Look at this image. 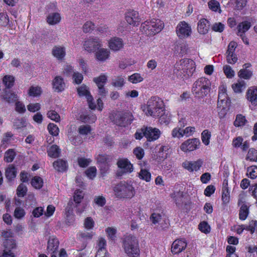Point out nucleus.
Masks as SVG:
<instances>
[{"mask_svg": "<svg viewBox=\"0 0 257 257\" xmlns=\"http://www.w3.org/2000/svg\"><path fill=\"white\" fill-rule=\"evenodd\" d=\"M3 99L9 103H14L18 100V96L15 93L10 91H6L3 95Z\"/></svg>", "mask_w": 257, "mask_h": 257, "instance_id": "33", "label": "nucleus"}, {"mask_svg": "<svg viewBox=\"0 0 257 257\" xmlns=\"http://www.w3.org/2000/svg\"><path fill=\"white\" fill-rule=\"evenodd\" d=\"M109 51L107 49H100L96 53V59L100 61H104L106 60L109 56Z\"/></svg>", "mask_w": 257, "mask_h": 257, "instance_id": "36", "label": "nucleus"}, {"mask_svg": "<svg viewBox=\"0 0 257 257\" xmlns=\"http://www.w3.org/2000/svg\"><path fill=\"white\" fill-rule=\"evenodd\" d=\"M86 176L90 179H92L96 174V168L95 167H90L85 172Z\"/></svg>", "mask_w": 257, "mask_h": 257, "instance_id": "62", "label": "nucleus"}, {"mask_svg": "<svg viewBox=\"0 0 257 257\" xmlns=\"http://www.w3.org/2000/svg\"><path fill=\"white\" fill-rule=\"evenodd\" d=\"M202 163L201 160H198L196 161L185 162L183 163L182 165L186 169L192 172L198 170L201 167Z\"/></svg>", "mask_w": 257, "mask_h": 257, "instance_id": "23", "label": "nucleus"}, {"mask_svg": "<svg viewBox=\"0 0 257 257\" xmlns=\"http://www.w3.org/2000/svg\"><path fill=\"white\" fill-rule=\"evenodd\" d=\"M48 130L49 133L52 136H57L59 134V128L57 125L54 123H50L48 125Z\"/></svg>", "mask_w": 257, "mask_h": 257, "instance_id": "51", "label": "nucleus"}, {"mask_svg": "<svg viewBox=\"0 0 257 257\" xmlns=\"http://www.w3.org/2000/svg\"><path fill=\"white\" fill-rule=\"evenodd\" d=\"M246 98L252 105L257 106V86H252L247 89Z\"/></svg>", "mask_w": 257, "mask_h": 257, "instance_id": "17", "label": "nucleus"}, {"mask_svg": "<svg viewBox=\"0 0 257 257\" xmlns=\"http://www.w3.org/2000/svg\"><path fill=\"white\" fill-rule=\"evenodd\" d=\"M75 204L81 203L84 200V193L82 191L76 190L73 195V200H72Z\"/></svg>", "mask_w": 257, "mask_h": 257, "instance_id": "42", "label": "nucleus"}, {"mask_svg": "<svg viewBox=\"0 0 257 257\" xmlns=\"http://www.w3.org/2000/svg\"><path fill=\"white\" fill-rule=\"evenodd\" d=\"M54 169L59 172H65L68 168V163L67 161L59 159L53 163Z\"/></svg>", "mask_w": 257, "mask_h": 257, "instance_id": "27", "label": "nucleus"}, {"mask_svg": "<svg viewBox=\"0 0 257 257\" xmlns=\"http://www.w3.org/2000/svg\"><path fill=\"white\" fill-rule=\"evenodd\" d=\"M211 89V82L205 77L198 78L193 84L192 92L198 99L206 96Z\"/></svg>", "mask_w": 257, "mask_h": 257, "instance_id": "2", "label": "nucleus"}, {"mask_svg": "<svg viewBox=\"0 0 257 257\" xmlns=\"http://www.w3.org/2000/svg\"><path fill=\"white\" fill-rule=\"evenodd\" d=\"M164 214L163 212L159 213V212H154L150 216V220L153 223L156 224L157 223H159L161 220L162 219L163 216Z\"/></svg>", "mask_w": 257, "mask_h": 257, "instance_id": "48", "label": "nucleus"}, {"mask_svg": "<svg viewBox=\"0 0 257 257\" xmlns=\"http://www.w3.org/2000/svg\"><path fill=\"white\" fill-rule=\"evenodd\" d=\"M77 91L79 96H85L87 100H91L92 99V95L90 94L89 88L85 84H83L80 87H78Z\"/></svg>", "mask_w": 257, "mask_h": 257, "instance_id": "31", "label": "nucleus"}, {"mask_svg": "<svg viewBox=\"0 0 257 257\" xmlns=\"http://www.w3.org/2000/svg\"><path fill=\"white\" fill-rule=\"evenodd\" d=\"M249 214V206L246 204H242L239 210V219L242 220H245Z\"/></svg>", "mask_w": 257, "mask_h": 257, "instance_id": "40", "label": "nucleus"}, {"mask_svg": "<svg viewBox=\"0 0 257 257\" xmlns=\"http://www.w3.org/2000/svg\"><path fill=\"white\" fill-rule=\"evenodd\" d=\"M74 207H75V204L72 200H70L67 203V205L65 208V214L67 219H73V211Z\"/></svg>", "mask_w": 257, "mask_h": 257, "instance_id": "35", "label": "nucleus"}, {"mask_svg": "<svg viewBox=\"0 0 257 257\" xmlns=\"http://www.w3.org/2000/svg\"><path fill=\"white\" fill-rule=\"evenodd\" d=\"M31 183L35 188L40 189L43 186V181L40 177L35 176L32 179Z\"/></svg>", "mask_w": 257, "mask_h": 257, "instance_id": "43", "label": "nucleus"}, {"mask_svg": "<svg viewBox=\"0 0 257 257\" xmlns=\"http://www.w3.org/2000/svg\"><path fill=\"white\" fill-rule=\"evenodd\" d=\"M160 131L157 128H152V127L145 128L144 136L149 141L158 139L160 137Z\"/></svg>", "mask_w": 257, "mask_h": 257, "instance_id": "18", "label": "nucleus"}, {"mask_svg": "<svg viewBox=\"0 0 257 257\" xmlns=\"http://www.w3.org/2000/svg\"><path fill=\"white\" fill-rule=\"evenodd\" d=\"M115 195L119 198H131L134 196L135 191L132 185L121 182L113 188Z\"/></svg>", "mask_w": 257, "mask_h": 257, "instance_id": "5", "label": "nucleus"}, {"mask_svg": "<svg viewBox=\"0 0 257 257\" xmlns=\"http://www.w3.org/2000/svg\"><path fill=\"white\" fill-rule=\"evenodd\" d=\"M208 5L209 8L212 11L217 12L218 11L219 13L221 12L219 3L217 1L215 0H211L208 2Z\"/></svg>", "mask_w": 257, "mask_h": 257, "instance_id": "46", "label": "nucleus"}, {"mask_svg": "<svg viewBox=\"0 0 257 257\" xmlns=\"http://www.w3.org/2000/svg\"><path fill=\"white\" fill-rule=\"evenodd\" d=\"M100 41L97 38H90L84 43L83 46L85 50L90 53L95 52L101 47Z\"/></svg>", "mask_w": 257, "mask_h": 257, "instance_id": "11", "label": "nucleus"}, {"mask_svg": "<svg viewBox=\"0 0 257 257\" xmlns=\"http://www.w3.org/2000/svg\"><path fill=\"white\" fill-rule=\"evenodd\" d=\"M248 123L245 116L241 114H237L235 120L234 121V125L236 127L243 126Z\"/></svg>", "mask_w": 257, "mask_h": 257, "instance_id": "38", "label": "nucleus"}, {"mask_svg": "<svg viewBox=\"0 0 257 257\" xmlns=\"http://www.w3.org/2000/svg\"><path fill=\"white\" fill-rule=\"evenodd\" d=\"M200 144V142L198 139H188L181 145L180 148L184 152H190L197 149Z\"/></svg>", "mask_w": 257, "mask_h": 257, "instance_id": "13", "label": "nucleus"}, {"mask_svg": "<svg viewBox=\"0 0 257 257\" xmlns=\"http://www.w3.org/2000/svg\"><path fill=\"white\" fill-rule=\"evenodd\" d=\"M88 204L87 200H83L82 202L75 204L77 213L81 214L86 209Z\"/></svg>", "mask_w": 257, "mask_h": 257, "instance_id": "49", "label": "nucleus"}, {"mask_svg": "<svg viewBox=\"0 0 257 257\" xmlns=\"http://www.w3.org/2000/svg\"><path fill=\"white\" fill-rule=\"evenodd\" d=\"M246 0H230L227 5L231 6L234 10H242L246 5Z\"/></svg>", "mask_w": 257, "mask_h": 257, "instance_id": "29", "label": "nucleus"}, {"mask_svg": "<svg viewBox=\"0 0 257 257\" xmlns=\"http://www.w3.org/2000/svg\"><path fill=\"white\" fill-rule=\"evenodd\" d=\"M174 199L176 202V204L178 206H180L182 205L183 203V193L182 191H178L175 193H174Z\"/></svg>", "mask_w": 257, "mask_h": 257, "instance_id": "59", "label": "nucleus"}, {"mask_svg": "<svg viewBox=\"0 0 257 257\" xmlns=\"http://www.w3.org/2000/svg\"><path fill=\"white\" fill-rule=\"evenodd\" d=\"M232 87L235 92H241L242 90L245 87V83L243 81H242L238 83L233 84Z\"/></svg>", "mask_w": 257, "mask_h": 257, "instance_id": "56", "label": "nucleus"}, {"mask_svg": "<svg viewBox=\"0 0 257 257\" xmlns=\"http://www.w3.org/2000/svg\"><path fill=\"white\" fill-rule=\"evenodd\" d=\"M132 115L128 112H120L115 114L112 121L118 126L126 127L132 123Z\"/></svg>", "mask_w": 257, "mask_h": 257, "instance_id": "7", "label": "nucleus"}, {"mask_svg": "<svg viewBox=\"0 0 257 257\" xmlns=\"http://www.w3.org/2000/svg\"><path fill=\"white\" fill-rule=\"evenodd\" d=\"M225 100V87L223 85L219 88L217 101V111L220 119H223L225 117V106L224 101Z\"/></svg>", "mask_w": 257, "mask_h": 257, "instance_id": "9", "label": "nucleus"}, {"mask_svg": "<svg viewBox=\"0 0 257 257\" xmlns=\"http://www.w3.org/2000/svg\"><path fill=\"white\" fill-rule=\"evenodd\" d=\"M125 20L128 24L134 26H138L141 21L138 12L135 11L127 13L125 15Z\"/></svg>", "mask_w": 257, "mask_h": 257, "instance_id": "16", "label": "nucleus"}, {"mask_svg": "<svg viewBox=\"0 0 257 257\" xmlns=\"http://www.w3.org/2000/svg\"><path fill=\"white\" fill-rule=\"evenodd\" d=\"M60 20V15L57 13L50 14L47 18V21L50 25H55L59 23Z\"/></svg>", "mask_w": 257, "mask_h": 257, "instance_id": "37", "label": "nucleus"}, {"mask_svg": "<svg viewBox=\"0 0 257 257\" xmlns=\"http://www.w3.org/2000/svg\"><path fill=\"white\" fill-rule=\"evenodd\" d=\"M202 142L205 145H208L209 143V140L211 137V134L207 130L203 131L201 134Z\"/></svg>", "mask_w": 257, "mask_h": 257, "instance_id": "55", "label": "nucleus"}, {"mask_svg": "<svg viewBox=\"0 0 257 257\" xmlns=\"http://www.w3.org/2000/svg\"><path fill=\"white\" fill-rule=\"evenodd\" d=\"M16 154L13 149H9L6 153L4 160L8 163L12 162L15 157Z\"/></svg>", "mask_w": 257, "mask_h": 257, "instance_id": "50", "label": "nucleus"}, {"mask_svg": "<svg viewBox=\"0 0 257 257\" xmlns=\"http://www.w3.org/2000/svg\"><path fill=\"white\" fill-rule=\"evenodd\" d=\"M17 169L13 165H9L6 169L5 176L9 181L13 180L17 176Z\"/></svg>", "mask_w": 257, "mask_h": 257, "instance_id": "28", "label": "nucleus"}, {"mask_svg": "<svg viewBox=\"0 0 257 257\" xmlns=\"http://www.w3.org/2000/svg\"><path fill=\"white\" fill-rule=\"evenodd\" d=\"M26 120L24 118H16L14 120V125L17 128H20L26 126Z\"/></svg>", "mask_w": 257, "mask_h": 257, "instance_id": "58", "label": "nucleus"}, {"mask_svg": "<svg viewBox=\"0 0 257 257\" xmlns=\"http://www.w3.org/2000/svg\"><path fill=\"white\" fill-rule=\"evenodd\" d=\"M47 116L51 119L59 122L60 120V116L59 114L55 110H50L47 112Z\"/></svg>", "mask_w": 257, "mask_h": 257, "instance_id": "57", "label": "nucleus"}, {"mask_svg": "<svg viewBox=\"0 0 257 257\" xmlns=\"http://www.w3.org/2000/svg\"><path fill=\"white\" fill-rule=\"evenodd\" d=\"M48 155L52 158H58L61 153V150L56 145H53L47 151Z\"/></svg>", "mask_w": 257, "mask_h": 257, "instance_id": "34", "label": "nucleus"}, {"mask_svg": "<svg viewBox=\"0 0 257 257\" xmlns=\"http://www.w3.org/2000/svg\"><path fill=\"white\" fill-rule=\"evenodd\" d=\"M107 76L104 74H101L99 76L94 77L93 81L96 83L98 87V94L102 97H104L107 94V90L104 88V84L107 82Z\"/></svg>", "mask_w": 257, "mask_h": 257, "instance_id": "10", "label": "nucleus"}, {"mask_svg": "<svg viewBox=\"0 0 257 257\" xmlns=\"http://www.w3.org/2000/svg\"><path fill=\"white\" fill-rule=\"evenodd\" d=\"M59 241L54 236H50L47 242V250L48 252L55 253L58 249Z\"/></svg>", "mask_w": 257, "mask_h": 257, "instance_id": "20", "label": "nucleus"}, {"mask_svg": "<svg viewBox=\"0 0 257 257\" xmlns=\"http://www.w3.org/2000/svg\"><path fill=\"white\" fill-rule=\"evenodd\" d=\"M139 176L141 179L149 182L151 180V173L146 170L142 169L139 173Z\"/></svg>", "mask_w": 257, "mask_h": 257, "instance_id": "54", "label": "nucleus"}, {"mask_svg": "<svg viewBox=\"0 0 257 257\" xmlns=\"http://www.w3.org/2000/svg\"><path fill=\"white\" fill-rule=\"evenodd\" d=\"M210 22L206 19H201L198 23L197 30L201 34H206L209 29Z\"/></svg>", "mask_w": 257, "mask_h": 257, "instance_id": "26", "label": "nucleus"}, {"mask_svg": "<svg viewBox=\"0 0 257 257\" xmlns=\"http://www.w3.org/2000/svg\"><path fill=\"white\" fill-rule=\"evenodd\" d=\"M235 249V247L231 245H227L226 247V251L228 254L226 257H238L237 254L234 253Z\"/></svg>", "mask_w": 257, "mask_h": 257, "instance_id": "63", "label": "nucleus"}, {"mask_svg": "<svg viewBox=\"0 0 257 257\" xmlns=\"http://www.w3.org/2000/svg\"><path fill=\"white\" fill-rule=\"evenodd\" d=\"M109 45L110 48L115 51L119 50L123 45L122 40L118 38H114L111 40Z\"/></svg>", "mask_w": 257, "mask_h": 257, "instance_id": "30", "label": "nucleus"}, {"mask_svg": "<svg viewBox=\"0 0 257 257\" xmlns=\"http://www.w3.org/2000/svg\"><path fill=\"white\" fill-rule=\"evenodd\" d=\"M237 46V43L234 41L231 42L228 46V49L226 52V54H227L226 59L229 64H234L238 59L236 54L234 53Z\"/></svg>", "mask_w": 257, "mask_h": 257, "instance_id": "14", "label": "nucleus"}, {"mask_svg": "<svg viewBox=\"0 0 257 257\" xmlns=\"http://www.w3.org/2000/svg\"><path fill=\"white\" fill-rule=\"evenodd\" d=\"M143 110L148 116L159 118L161 123L168 124L170 120L168 112L165 110L163 101L157 96H152L148 101Z\"/></svg>", "mask_w": 257, "mask_h": 257, "instance_id": "1", "label": "nucleus"}, {"mask_svg": "<svg viewBox=\"0 0 257 257\" xmlns=\"http://www.w3.org/2000/svg\"><path fill=\"white\" fill-rule=\"evenodd\" d=\"M252 72L246 69H241L238 73V76L241 78L249 79L252 76Z\"/></svg>", "mask_w": 257, "mask_h": 257, "instance_id": "45", "label": "nucleus"}, {"mask_svg": "<svg viewBox=\"0 0 257 257\" xmlns=\"http://www.w3.org/2000/svg\"><path fill=\"white\" fill-rule=\"evenodd\" d=\"M3 82L7 88H10L14 84L15 78L12 75H6L3 79Z\"/></svg>", "mask_w": 257, "mask_h": 257, "instance_id": "41", "label": "nucleus"}, {"mask_svg": "<svg viewBox=\"0 0 257 257\" xmlns=\"http://www.w3.org/2000/svg\"><path fill=\"white\" fill-rule=\"evenodd\" d=\"M52 53L58 60H61L65 56V49L63 47L55 46L52 49Z\"/></svg>", "mask_w": 257, "mask_h": 257, "instance_id": "32", "label": "nucleus"}, {"mask_svg": "<svg viewBox=\"0 0 257 257\" xmlns=\"http://www.w3.org/2000/svg\"><path fill=\"white\" fill-rule=\"evenodd\" d=\"M247 172H249V177L255 179L257 177V166H252L247 168Z\"/></svg>", "mask_w": 257, "mask_h": 257, "instance_id": "64", "label": "nucleus"}, {"mask_svg": "<svg viewBox=\"0 0 257 257\" xmlns=\"http://www.w3.org/2000/svg\"><path fill=\"white\" fill-rule=\"evenodd\" d=\"M186 245L187 243L185 241L181 239H177L172 243L171 251L174 253H179L185 249Z\"/></svg>", "mask_w": 257, "mask_h": 257, "instance_id": "21", "label": "nucleus"}, {"mask_svg": "<svg viewBox=\"0 0 257 257\" xmlns=\"http://www.w3.org/2000/svg\"><path fill=\"white\" fill-rule=\"evenodd\" d=\"M176 31L178 36L181 39L188 37L191 32L190 27L185 22H181L178 25Z\"/></svg>", "mask_w": 257, "mask_h": 257, "instance_id": "12", "label": "nucleus"}, {"mask_svg": "<svg viewBox=\"0 0 257 257\" xmlns=\"http://www.w3.org/2000/svg\"><path fill=\"white\" fill-rule=\"evenodd\" d=\"M53 88L54 91L57 92L63 91L65 87V83L63 79L59 76H56L52 82Z\"/></svg>", "mask_w": 257, "mask_h": 257, "instance_id": "22", "label": "nucleus"}, {"mask_svg": "<svg viewBox=\"0 0 257 257\" xmlns=\"http://www.w3.org/2000/svg\"><path fill=\"white\" fill-rule=\"evenodd\" d=\"M125 252L129 257H138L140 255L138 240L135 236L128 235L123 240Z\"/></svg>", "mask_w": 257, "mask_h": 257, "instance_id": "3", "label": "nucleus"}, {"mask_svg": "<svg viewBox=\"0 0 257 257\" xmlns=\"http://www.w3.org/2000/svg\"><path fill=\"white\" fill-rule=\"evenodd\" d=\"M199 230L206 234L210 232V227L208 223L206 221H202L198 225Z\"/></svg>", "mask_w": 257, "mask_h": 257, "instance_id": "53", "label": "nucleus"}, {"mask_svg": "<svg viewBox=\"0 0 257 257\" xmlns=\"http://www.w3.org/2000/svg\"><path fill=\"white\" fill-rule=\"evenodd\" d=\"M98 245L99 248L96 252L95 257H109L108 253L105 248L106 245L105 240L103 238H100L99 239Z\"/></svg>", "mask_w": 257, "mask_h": 257, "instance_id": "25", "label": "nucleus"}, {"mask_svg": "<svg viewBox=\"0 0 257 257\" xmlns=\"http://www.w3.org/2000/svg\"><path fill=\"white\" fill-rule=\"evenodd\" d=\"M169 146L157 145L152 151V158L158 162H161L167 158Z\"/></svg>", "mask_w": 257, "mask_h": 257, "instance_id": "8", "label": "nucleus"}, {"mask_svg": "<svg viewBox=\"0 0 257 257\" xmlns=\"http://www.w3.org/2000/svg\"><path fill=\"white\" fill-rule=\"evenodd\" d=\"M112 157L106 154H100L97 157V163L99 165L101 170L105 172L108 169V163L111 161Z\"/></svg>", "mask_w": 257, "mask_h": 257, "instance_id": "15", "label": "nucleus"}, {"mask_svg": "<svg viewBox=\"0 0 257 257\" xmlns=\"http://www.w3.org/2000/svg\"><path fill=\"white\" fill-rule=\"evenodd\" d=\"M246 160L250 161H257V150L254 148L249 149L246 157Z\"/></svg>", "mask_w": 257, "mask_h": 257, "instance_id": "44", "label": "nucleus"}, {"mask_svg": "<svg viewBox=\"0 0 257 257\" xmlns=\"http://www.w3.org/2000/svg\"><path fill=\"white\" fill-rule=\"evenodd\" d=\"M124 78L122 76H118L112 80L111 84L117 87H122L124 85Z\"/></svg>", "mask_w": 257, "mask_h": 257, "instance_id": "52", "label": "nucleus"}, {"mask_svg": "<svg viewBox=\"0 0 257 257\" xmlns=\"http://www.w3.org/2000/svg\"><path fill=\"white\" fill-rule=\"evenodd\" d=\"M143 78L141 77L140 74L135 73L131 75L128 78V80L133 83H137L142 81Z\"/></svg>", "mask_w": 257, "mask_h": 257, "instance_id": "61", "label": "nucleus"}, {"mask_svg": "<svg viewBox=\"0 0 257 257\" xmlns=\"http://www.w3.org/2000/svg\"><path fill=\"white\" fill-rule=\"evenodd\" d=\"M117 165L124 172L131 173L133 171V165L127 159H121L118 160Z\"/></svg>", "mask_w": 257, "mask_h": 257, "instance_id": "24", "label": "nucleus"}, {"mask_svg": "<svg viewBox=\"0 0 257 257\" xmlns=\"http://www.w3.org/2000/svg\"><path fill=\"white\" fill-rule=\"evenodd\" d=\"M3 245L5 248L4 250L11 251L12 249L16 248L17 244L14 238H10L5 240L3 242Z\"/></svg>", "mask_w": 257, "mask_h": 257, "instance_id": "39", "label": "nucleus"}, {"mask_svg": "<svg viewBox=\"0 0 257 257\" xmlns=\"http://www.w3.org/2000/svg\"><path fill=\"white\" fill-rule=\"evenodd\" d=\"M163 28V24L159 20L146 21L141 25L142 31L149 36H154L160 32Z\"/></svg>", "mask_w": 257, "mask_h": 257, "instance_id": "6", "label": "nucleus"}, {"mask_svg": "<svg viewBox=\"0 0 257 257\" xmlns=\"http://www.w3.org/2000/svg\"><path fill=\"white\" fill-rule=\"evenodd\" d=\"M27 192V187L23 183L20 184L17 189V195L19 197H24Z\"/></svg>", "mask_w": 257, "mask_h": 257, "instance_id": "47", "label": "nucleus"}, {"mask_svg": "<svg viewBox=\"0 0 257 257\" xmlns=\"http://www.w3.org/2000/svg\"><path fill=\"white\" fill-rule=\"evenodd\" d=\"M195 62L191 59H184L177 62L174 66V73H177L179 71L184 75L191 76L195 70Z\"/></svg>", "mask_w": 257, "mask_h": 257, "instance_id": "4", "label": "nucleus"}, {"mask_svg": "<svg viewBox=\"0 0 257 257\" xmlns=\"http://www.w3.org/2000/svg\"><path fill=\"white\" fill-rule=\"evenodd\" d=\"M244 229L250 231L251 233H253L255 230V227L257 226V221L251 220L249 222L248 225H242Z\"/></svg>", "mask_w": 257, "mask_h": 257, "instance_id": "60", "label": "nucleus"}, {"mask_svg": "<svg viewBox=\"0 0 257 257\" xmlns=\"http://www.w3.org/2000/svg\"><path fill=\"white\" fill-rule=\"evenodd\" d=\"M250 27L251 23L249 20H244L237 25V35L241 37L243 41H244V33Z\"/></svg>", "mask_w": 257, "mask_h": 257, "instance_id": "19", "label": "nucleus"}]
</instances>
